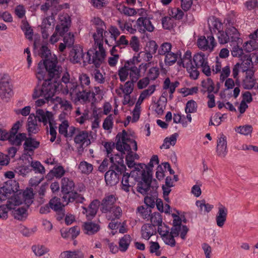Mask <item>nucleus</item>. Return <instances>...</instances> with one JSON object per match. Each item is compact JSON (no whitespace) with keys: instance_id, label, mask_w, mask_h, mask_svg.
Masks as SVG:
<instances>
[{"instance_id":"nucleus-1","label":"nucleus","mask_w":258,"mask_h":258,"mask_svg":"<svg viewBox=\"0 0 258 258\" xmlns=\"http://www.w3.org/2000/svg\"><path fill=\"white\" fill-rule=\"evenodd\" d=\"M43 79L39 78L37 71L36 76L39 81H43L41 85H37L34 89L33 98L34 99L42 97L45 99H50L54 95L57 91H61L65 93V84L61 79L57 80L60 77L61 74H58L53 77L50 76L47 72L44 71Z\"/></svg>"},{"instance_id":"nucleus-2","label":"nucleus","mask_w":258,"mask_h":258,"mask_svg":"<svg viewBox=\"0 0 258 258\" xmlns=\"http://www.w3.org/2000/svg\"><path fill=\"white\" fill-rule=\"evenodd\" d=\"M38 54L43 59L38 64L37 75L39 78H43L44 71L47 72L50 76L53 77L62 72V68L58 65L57 58L54 54H52L47 44L42 45L38 51Z\"/></svg>"},{"instance_id":"nucleus-3","label":"nucleus","mask_w":258,"mask_h":258,"mask_svg":"<svg viewBox=\"0 0 258 258\" xmlns=\"http://www.w3.org/2000/svg\"><path fill=\"white\" fill-rule=\"evenodd\" d=\"M19 188L18 183L13 180L5 182L0 187V218L6 219L8 218V212L13 208L14 203L10 196Z\"/></svg>"},{"instance_id":"nucleus-4","label":"nucleus","mask_w":258,"mask_h":258,"mask_svg":"<svg viewBox=\"0 0 258 258\" xmlns=\"http://www.w3.org/2000/svg\"><path fill=\"white\" fill-rule=\"evenodd\" d=\"M115 141L116 150L122 152H123V151H126L127 152L125 157L126 164L130 168L133 167L135 163L133 158L132 147L133 149L136 151L138 150L137 142L128 137V134L124 130L117 134L115 137Z\"/></svg>"},{"instance_id":"nucleus-5","label":"nucleus","mask_w":258,"mask_h":258,"mask_svg":"<svg viewBox=\"0 0 258 258\" xmlns=\"http://www.w3.org/2000/svg\"><path fill=\"white\" fill-rule=\"evenodd\" d=\"M62 81L66 84L65 94H70L71 96H76L79 100L86 101L88 100L91 94L92 97L95 98V94L90 91L87 92L84 88L79 86L77 80L75 78H71L69 73L66 71L63 73L61 77Z\"/></svg>"},{"instance_id":"nucleus-6","label":"nucleus","mask_w":258,"mask_h":258,"mask_svg":"<svg viewBox=\"0 0 258 258\" xmlns=\"http://www.w3.org/2000/svg\"><path fill=\"white\" fill-rule=\"evenodd\" d=\"M141 172V180L137 184V191L143 195L149 194L151 196L157 197L158 183L155 179H153L151 170L145 171L144 169Z\"/></svg>"},{"instance_id":"nucleus-7","label":"nucleus","mask_w":258,"mask_h":258,"mask_svg":"<svg viewBox=\"0 0 258 258\" xmlns=\"http://www.w3.org/2000/svg\"><path fill=\"white\" fill-rule=\"evenodd\" d=\"M18 189L19 188L17 191L13 192L10 196L14 205L17 206L24 203L27 208H29L33 202L34 193L33 190L31 188L27 189L23 192L19 191V193L15 195V193L18 191Z\"/></svg>"},{"instance_id":"nucleus-8","label":"nucleus","mask_w":258,"mask_h":258,"mask_svg":"<svg viewBox=\"0 0 258 258\" xmlns=\"http://www.w3.org/2000/svg\"><path fill=\"white\" fill-rule=\"evenodd\" d=\"M113 167H109V169L104 175L106 183L108 185H114L118 183L120 176L124 172L119 169H114Z\"/></svg>"},{"instance_id":"nucleus-9","label":"nucleus","mask_w":258,"mask_h":258,"mask_svg":"<svg viewBox=\"0 0 258 258\" xmlns=\"http://www.w3.org/2000/svg\"><path fill=\"white\" fill-rule=\"evenodd\" d=\"M125 151H123V152H120L119 153L114 154V156L111 154L109 157L110 162L111 163L110 166L113 167L114 169H119L125 171L126 166L124 164L123 161Z\"/></svg>"},{"instance_id":"nucleus-10","label":"nucleus","mask_w":258,"mask_h":258,"mask_svg":"<svg viewBox=\"0 0 258 258\" xmlns=\"http://www.w3.org/2000/svg\"><path fill=\"white\" fill-rule=\"evenodd\" d=\"M197 45L203 50L208 49L212 50L216 45L214 37L213 36L210 35L208 36L207 39H206L204 36H201L197 40Z\"/></svg>"},{"instance_id":"nucleus-11","label":"nucleus","mask_w":258,"mask_h":258,"mask_svg":"<svg viewBox=\"0 0 258 258\" xmlns=\"http://www.w3.org/2000/svg\"><path fill=\"white\" fill-rule=\"evenodd\" d=\"M75 183L72 180L67 177H63L61 179V192L63 194L62 199L63 201L67 200L68 198L71 196V194L74 192Z\"/></svg>"},{"instance_id":"nucleus-12","label":"nucleus","mask_w":258,"mask_h":258,"mask_svg":"<svg viewBox=\"0 0 258 258\" xmlns=\"http://www.w3.org/2000/svg\"><path fill=\"white\" fill-rule=\"evenodd\" d=\"M13 94L12 87L8 80L2 79L0 80V97L8 101Z\"/></svg>"},{"instance_id":"nucleus-13","label":"nucleus","mask_w":258,"mask_h":258,"mask_svg":"<svg viewBox=\"0 0 258 258\" xmlns=\"http://www.w3.org/2000/svg\"><path fill=\"white\" fill-rule=\"evenodd\" d=\"M83 57L82 60H83L85 65H86V63H93L96 68H99L103 63L102 61H99L98 60V58L99 57H96V54L93 49L89 50L86 53L83 52Z\"/></svg>"},{"instance_id":"nucleus-14","label":"nucleus","mask_w":258,"mask_h":258,"mask_svg":"<svg viewBox=\"0 0 258 258\" xmlns=\"http://www.w3.org/2000/svg\"><path fill=\"white\" fill-rule=\"evenodd\" d=\"M116 201V199L113 195L105 196L101 203V211L103 213H108L112 208L115 206L114 205Z\"/></svg>"},{"instance_id":"nucleus-15","label":"nucleus","mask_w":258,"mask_h":258,"mask_svg":"<svg viewBox=\"0 0 258 258\" xmlns=\"http://www.w3.org/2000/svg\"><path fill=\"white\" fill-rule=\"evenodd\" d=\"M36 119L37 118L39 122H43L44 125H46L47 123L53 121V114L51 112L46 111L45 112L43 109H38L36 111Z\"/></svg>"},{"instance_id":"nucleus-16","label":"nucleus","mask_w":258,"mask_h":258,"mask_svg":"<svg viewBox=\"0 0 258 258\" xmlns=\"http://www.w3.org/2000/svg\"><path fill=\"white\" fill-rule=\"evenodd\" d=\"M216 152L217 155L221 157H225L227 153L226 137L223 134L217 140Z\"/></svg>"},{"instance_id":"nucleus-17","label":"nucleus","mask_w":258,"mask_h":258,"mask_svg":"<svg viewBox=\"0 0 258 258\" xmlns=\"http://www.w3.org/2000/svg\"><path fill=\"white\" fill-rule=\"evenodd\" d=\"M27 127L28 136H31L33 134H36L40 130L38 126L37 120L34 114L31 113L29 115L27 120Z\"/></svg>"},{"instance_id":"nucleus-18","label":"nucleus","mask_w":258,"mask_h":258,"mask_svg":"<svg viewBox=\"0 0 258 258\" xmlns=\"http://www.w3.org/2000/svg\"><path fill=\"white\" fill-rule=\"evenodd\" d=\"M24 141L25 142L23 147L25 152L33 153L34 150L39 147L40 142L36 141L35 138L31 137V136L27 137L26 136V138Z\"/></svg>"},{"instance_id":"nucleus-19","label":"nucleus","mask_w":258,"mask_h":258,"mask_svg":"<svg viewBox=\"0 0 258 258\" xmlns=\"http://www.w3.org/2000/svg\"><path fill=\"white\" fill-rule=\"evenodd\" d=\"M82 229L85 234L92 235L97 233L100 230V226L92 221H88L83 223Z\"/></svg>"},{"instance_id":"nucleus-20","label":"nucleus","mask_w":258,"mask_h":258,"mask_svg":"<svg viewBox=\"0 0 258 258\" xmlns=\"http://www.w3.org/2000/svg\"><path fill=\"white\" fill-rule=\"evenodd\" d=\"M227 214V208L222 204H220L218 207V212L216 216V223L219 227H222L224 225L226 221Z\"/></svg>"},{"instance_id":"nucleus-21","label":"nucleus","mask_w":258,"mask_h":258,"mask_svg":"<svg viewBox=\"0 0 258 258\" xmlns=\"http://www.w3.org/2000/svg\"><path fill=\"white\" fill-rule=\"evenodd\" d=\"M93 38L95 42L97 44V45L98 46L99 49L98 51L94 50V52L96 54V57H99L98 58V60L99 61H102V62H103L105 57L106 56V54L105 50L104 49L103 47V40H101V39H98L96 33H94L93 34Z\"/></svg>"},{"instance_id":"nucleus-22","label":"nucleus","mask_w":258,"mask_h":258,"mask_svg":"<svg viewBox=\"0 0 258 258\" xmlns=\"http://www.w3.org/2000/svg\"><path fill=\"white\" fill-rule=\"evenodd\" d=\"M78 133L74 138V141L77 144H80L81 147L86 143V146L90 144V141L88 139V133L87 131H80L77 130Z\"/></svg>"},{"instance_id":"nucleus-23","label":"nucleus","mask_w":258,"mask_h":258,"mask_svg":"<svg viewBox=\"0 0 258 258\" xmlns=\"http://www.w3.org/2000/svg\"><path fill=\"white\" fill-rule=\"evenodd\" d=\"M144 69L145 70L147 69V64L142 63L140 64L139 68H131L129 70V76L130 80L133 82H136L141 77V70Z\"/></svg>"},{"instance_id":"nucleus-24","label":"nucleus","mask_w":258,"mask_h":258,"mask_svg":"<svg viewBox=\"0 0 258 258\" xmlns=\"http://www.w3.org/2000/svg\"><path fill=\"white\" fill-rule=\"evenodd\" d=\"M15 206H13L12 214L15 219L20 221L25 220L27 216V210L26 208L23 207H14Z\"/></svg>"},{"instance_id":"nucleus-25","label":"nucleus","mask_w":258,"mask_h":258,"mask_svg":"<svg viewBox=\"0 0 258 258\" xmlns=\"http://www.w3.org/2000/svg\"><path fill=\"white\" fill-rule=\"evenodd\" d=\"M26 138L25 133H19L17 134H11L8 141L13 146L19 147L22 142Z\"/></svg>"},{"instance_id":"nucleus-26","label":"nucleus","mask_w":258,"mask_h":258,"mask_svg":"<svg viewBox=\"0 0 258 258\" xmlns=\"http://www.w3.org/2000/svg\"><path fill=\"white\" fill-rule=\"evenodd\" d=\"M142 236L143 238L148 240L156 233V229L151 224H145L141 228Z\"/></svg>"},{"instance_id":"nucleus-27","label":"nucleus","mask_w":258,"mask_h":258,"mask_svg":"<svg viewBox=\"0 0 258 258\" xmlns=\"http://www.w3.org/2000/svg\"><path fill=\"white\" fill-rule=\"evenodd\" d=\"M100 202L98 200H93L89 205L87 219L91 220L96 215Z\"/></svg>"},{"instance_id":"nucleus-28","label":"nucleus","mask_w":258,"mask_h":258,"mask_svg":"<svg viewBox=\"0 0 258 258\" xmlns=\"http://www.w3.org/2000/svg\"><path fill=\"white\" fill-rule=\"evenodd\" d=\"M70 55L72 57L71 60L73 63L80 62L83 58V48L81 46L75 47L71 51Z\"/></svg>"},{"instance_id":"nucleus-29","label":"nucleus","mask_w":258,"mask_h":258,"mask_svg":"<svg viewBox=\"0 0 258 258\" xmlns=\"http://www.w3.org/2000/svg\"><path fill=\"white\" fill-rule=\"evenodd\" d=\"M208 61V56L203 52H198L193 56L192 62L197 67L200 68L201 66Z\"/></svg>"},{"instance_id":"nucleus-30","label":"nucleus","mask_w":258,"mask_h":258,"mask_svg":"<svg viewBox=\"0 0 258 258\" xmlns=\"http://www.w3.org/2000/svg\"><path fill=\"white\" fill-rule=\"evenodd\" d=\"M186 68L190 79L194 80L198 79L200 75V72L198 71V69L200 68L194 64L192 62H190V63L186 62Z\"/></svg>"},{"instance_id":"nucleus-31","label":"nucleus","mask_w":258,"mask_h":258,"mask_svg":"<svg viewBox=\"0 0 258 258\" xmlns=\"http://www.w3.org/2000/svg\"><path fill=\"white\" fill-rule=\"evenodd\" d=\"M131 241L132 238L130 235H124L119 239L118 242L119 250L121 252L126 251L130 245Z\"/></svg>"},{"instance_id":"nucleus-32","label":"nucleus","mask_w":258,"mask_h":258,"mask_svg":"<svg viewBox=\"0 0 258 258\" xmlns=\"http://www.w3.org/2000/svg\"><path fill=\"white\" fill-rule=\"evenodd\" d=\"M84 255L81 250L64 251L62 252L59 258H83Z\"/></svg>"},{"instance_id":"nucleus-33","label":"nucleus","mask_w":258,"mask_h":258,"mask_svg":"<svg viewBox=\"0 0 258 258\" xmlns=\"http://www.w3.org/2000/svg\"><path fill=\"white\" fill-rule=\"evenodd\" d=\"M228 42H237L240 39L239 33L234 27H230L226 29Z\"/></svg>"},{"instance_id":"nucleus-34","label":"nucleus","mask_w":258,"mask_h":258,"mask_svg":"<svg viewBox=\"0 0 258 258\" xmlns=\"http://www.w3.org/2000/svg\"><path fill=\"white\" fill-rule=\"evenodd\" d=\"M70 21L66 20L65 23L57 24L55 27V33L60 36H63L69 29Z\"/></svg>"},{"instance_id":"nucleus-35","label":"nucleus","mask_w":258,"mask_h":258,"mask_svg":"<svg viewBox=\"0 0 258 258\" xmlns=\"http://www.w3.org/2000/svg\"><path fill=\"white\" fill-rule=\"evenodd\" d=\"M178 136V135L177 133H174L170 136V137H166L164 140L163 144L160 146V148L167 149L170 148V145L174 146L176 143Z\"/></svg>"},{"instance_id":"nucleus-36","label":"nucleus","mask_w":258,"mask_h":258,"mask_svg":"<svg viewBox=\"0 0 258 258\" xmlns=\"http://www.w3.org/2000/svg\"><path fill=\"white\" fill-rule=\"evenodd\" d=\"M32 171L33 170L35 173L43 174L45 173V168L41 163L38 161H28Z\"/></svg>"},{"instance_id":"nucleus-37","label":"nucleus","mask_w":258,"mask_h":258,"mask_svg":"<svg viewBox=\"0 0 258 258\" xmlns=\"http://www.w3.org/2000/svg\"><path fill=\"white\" fill-rule=\"evenodd\" d=\"M132 173V171L128 173V172H125V171L122 173V189L124 191L128 192L130 191V188L132 186L131 184H130V179L131 178V175Z\"/></svg>"},{"instance_id":"nucleus-38","label":"nucleus","mask_w":258,"mask_h":258,"mask_svg":"<svg viewBox=\"0 0 258 258\" xmlns=\"http://www.w3.org/2000/svg\"><path fill=\"white\" fill-rule=\"evenodd\" d=\"M179 82L178 81H175L173 83H171L170 80L169 78H167L164 81L163 83V89L167 90L169 89V93L173 94L175 89L179 86Z\"/></svg>"},{"instance_id":"nucleus-39","label":"nucleus","mask_w":258,"mask_h":258,"mask_svg":"<svg viewBox=\"0 0 258 258\" xmlns=\"http://www.w3.org/2000/svg\"><path fill=\"white\" fill-rule=\"evenodd\" d=\"M109 215L107 216V218L111 217L112 219H119L122 215L121 208L118 206H115L109 212Z\"/></svg>"},{"instance_id":"nucleus-40","label":"nucleus","mask_w":258,"mask_h":258,"mask_svg":"<svg viewBox=\"0 0 258 258\" xmlns=\"http://www.w3.org/2000/svg\"><path fill=\"white\" fill-rule=\"evenodd\" d=\"M178 53L170 52L165 55L164 62L166 66H171L177 60Z\"/></svg>"},{"instance_id":"nucleus-41","label":"nucleus","mask_w":258,"mask_h":258,"mask_svg":"<svg viewBox=\"0 0 258 258\" xmlns=\"http://www.w3.org/2000/svg\"><path fill=\"white\" fill-rule=\"evenodd\" d=\"M84 201L85 198L82 196L77 191H74L71 194V196L64 202H67V203L74 202H76V203H82Z\"/></svg>"},{"instance_id":"nucleus-42","label":"nucleus","mask_w":258,"mask_h":258,"mask_svg":"<svg viewBox=\"0 0 258 258\" xmlns=\"http://www.w3.org/2000/svg\"><path fill=\"white\" fill-rule=\"evenodd\" d=\"M149 219L152 222L151 225H153L154 227L156 226H160L162 223V216L160 213L158 212H155L153 214H151Z\"/></svg>"},{"instance_id":"nucleus-43","label":"nucleus","mask_w":258,"mask_h":258,"mask_svg":"<svg viewBox=\"0 0 258 258\" xmlns=\"http://www.w3.org/2000/svg\"><path fill=\"white\" fill-rule=\"evenodd\" d=\"M201 84L202 87L206 89L204 91V92L207 91L209 93H211L214 91V83L211 78H208L206 80L202 81Z\"/></svg>"},{"instance_id":"nucleus-44","label":"nucleus","mask_w":258,"mask_h":258,"mask_svg":"<svg viewBox=\"0 0 258 258\" xmlns=\"http://www.w3.org/2000/svg\"><path fill=\"white\" fill-rule=\"evenodd\" d=\"M48 204L51 209L54 211H58V210H60V209L64 207V206L60 202V199L56 197L51 199Z\"/></svg>"},{"instance_id":"nucleus-45","label":"nucleus","mask_w":258,"mask_h":258,"mask_svg":"<svg viewBox=\"0 0 258 258\" xmlns=\"http://www.w3.org/2000/svg\"><path fill=\"white\" fill-rule=\"evenodd\" d=\"M32 250L35 254L38 256H41L48 252L47 248L42 245H33Z\"/></svg>"},{"instance_id":"nucleus-46","label":"nucleus","mask_w":258,"mask_h":258,"mask_svg":"<svg viewBox=\"0 0 258 258\" xmlns=\"http://www.w3.org/2000/svg\"><path fill=\"white\" fill-rule=\"evenodd\" d=\"M172 45L169 42H164L160 46L158 53L160 55H166L171 52Z\"/></svg>"},{"instance_id":"nucleus-47","label":"nucleus","mask_w":258,"mask_h":258,"mask_svg":"<svg viewBox=\"0 0 258 258\" xmlns=\"http://www.w3.org/2000/svg\"><path fill=\"white\" fill-rule=\"evenodd\" d=\"M137 211L143 219L147 220L149 219L152 213L151 209L146 207H145L144 206H141L138 208Z\"/></svg>"},{"instance_id":"nucleus-48","label":"nucleus","mask_w":258,"mask_h":258,"mask_svg":"<svg viewBox=\"0 0 258 258\" xmlns=\"http://www.w3.org/2000/svg\"><path fill=\"white\" fill-rule=\"evenodd\" d=\"M79 169L83 173L89 174L93 170V165L86 161H82L79 165Z\"/></svg>"},{"instance_id":"nucleus-49","label":"nucleus","mask_w":258,"mask_h":258,"mask_svg":"<svg viewBox=\"0 0 258 258\" xmlns=\"http://www.w3.org/2000/svg\"><path fill=\"white\" fill-rule=\"evenodd\" d=\"M198 105L195 101L190 100L186 104L185 112L186 113H191L197 112Z\"/></svg>"},{"instance_id":"nucleus-50","label":"nucleus","mask_w":258,"mask_h":258,"mask_svg":"<svg viewBox=\"0 0 258 258\" xmlns=\"http://www.w3.org/2000/svg\"><path fill=\"white\" fill-rule=\"evenodd\" d=\"M131 80L128 81L124 84V88L122 89V85H121L122 92L125 94V96L130 97V94L132 93L134 90V83Z\"/></svg>"},{"instance_id":"nucleus-51","label":"nucleus","mask_w":258,"mask_h":258,"mask_svg":"<svg viewBox=\"0 0 258 258\" xmlns=\"http://www.w3.org/2000/svg\"><path fill=\"white\" fill-rule=\"evenodd\" d=\"M147 20V17H140L137 21V25L138 27L139 31L141 33H144L147 28V23L145 24V21Z\"/></svg>"},{"instance_id":"nucleus-52","label":"nucleus","mask_w":258,"mask_h":258,"mask_svg":"<svg viewBox=\"0 0 258 258\" xmlns=\"http://www.w3.org/2000/svg\"><path fill=\"white\" fill-rule=\"evenodd\" d=\"M163 241L167 245L171 247L175 246L176 241L174 239L175 236L169 233V230H166V235H164Z\"/></svg>"},{"instance_id":"nucleus-53","label":"nucleus","mask_w":258,"mask_h":258,"mask_svg":"<svg viewBox=\"0 0 258 258\" xmlns=\"http://www.w3.org/2000/svg\"><path fill=\"white\" fill-rule=\"evenodd\" d=\"M236 132L245 136L250 135L252 131V127L251 125H245L239 126L236 129Z\"/></svg>"},{"instance_id":"nucleus-54","label":"nucleus","mask_w":258,"mask_h":258,"mask_svg":"<svg viewBox=\"0 0 258 258\" xmlns=\"http://www.w3.org/2000/svg\"><path fill=\"white\" fill-rule=\"evenodd\" d=\"M209 28L211 29L212 27L213 29H216L218 31L222 26V24L220 22L218 18L213 17L212 18L210 19L208 21Z\"/></svg>"},{"instance_id":"nucleus-55","label":"nucleus","mask_w":258,"mask_h":258,"mask_svg":"<svg viewBox=\"0 0 258 258\" xmlns=\"http://www.w3.org/2000/svg\"><path fill=\"white\" fill-rule=\"evenodd\" d=\"M118 75L120 82H125L129 76V70L126 69V66L120 68L118 71Z\"/></svg>"},{"instance_id":"nucleus-56","label":"nucleus","mask_w":258,"mask_h":258,"mask_svg":"<svg viewBox=\"0 0 258 258\" xmlns=\"http://www.w3.org/2000/svg\"><path fill=\"white\" fill-rule=\"evenodd\" d=\"M32 171V168H31L30 165H22L19 166L16 168V172H18L19 175L25 176L28 173Z\"/></svg>"},{"instance_id":"nucleus-57","label":"nucleus","mask_w":258,"mask_h":258,"mask_svg":"<svg viewBox=\"0 0 258 258\" xmlns=\"http://www.w3.org/2000/svg\"><path fill=\"white\" fill-rule=\"evenodd\" d=\"M113 115L112 114H109L105 118L102 125L103 128L105 130H109L112 128L113 125Z\"/></svg>"},{"instance_id":"nucleus-58","label":"nucleus","mask_w":258,"mask_h":258,"mask_svg":"<svg viewBox=\"0 0 258 258\" xmlns=\"http://www.w3.org/2000/svg\"><path fill=\"white\" fill-rule=\"evenodd\" d=\"M196 205L199 207L201 210H202L203 207L205 208V211L209 213L213 208L214 206L212 205L209 204H206L205 200L197 201L196 202Z\"/></svg>"},{"instance_id":"nucleus-59","label":"nucleus","mask_w":258,"mask_h":258,"mask_svg":"<svg viewBox=\"0 0 258 258\" xmlns=\"http://www.w3.org/2000/svg\"><path fill=\"white\" fill-rule=\"evenodd\" d=\"M159 75V70L157 67H152L149 70L148 77L149 80H155Z\"/></svg>"},{"instance_id":"nucleus-60","label":"nucleus","mask_w":258,"mask_h":258,"mask_svg":"<svg viewBox=\"0 0 258 258\" xmlns=\"http://www.w3.org/2000/svg\"><path fill=\"white\" fill-rule=\"evenodd\" d=\"M159 160L157 155H153L150 159V162L148 165H146L145 171H149L151 170V173L153 172V167L154 166V163L156 164H159Z\"/></svg>"},{"instance_id":"nucleus-61","label":"nucleus","mask_w":258,"mask_h":258,"mask_svg":"<svg viewBox=\"0 0 258 258\" xmlns=\"http://www.w3.org/2000/svg\"><path fill=\"white\" fill-rule=\"evenodd\" d=\"M227 36L226 30L225 31H219L217 34L219 42L220 44H225L227 43L228 42V39L229 38Z\"/></svg>"},{"instance_id":"nucleus-62","label":"nucleus","mask_w":258,"mask_h":258,"mask_svg":"<svg viewBox=\"0 0 258 258\" xmlns=\"http://www.w3.org/2000/svg\"><path fill=\"white\" fill-rule=\"evenodd\" d=\"M254 40H250L244 43L243 48L246 52H251L256 49L257 44Z\"/></svg>"},{"instance_id":"nucleus-63","label":"nucleus","mask_w":258,"mask_h":258,"mask_svg":"<svg viewBox=\"0 0 258 258\" xmlns=\"http://www.w3.org/2000/svg\"><path fill=\"white\" fill-rule=\"evenodd\" d=\"M92 76L95 79V81L99 84H103L105 82V78L103 77L102 74L100 73V71L98 69H95L92 73Z\"/></svg>"},{"instance_id":"nucleus-64","label":"nucleus","mask_w":258,"mask_h":258,"mask_svg":"<svg viewBox=\"0 0 258 258\" xmlns=\"http://www.w3.org/2000/svg\"><path fill=\"white\" fill-rule=\"evenodd\" d=\"M22 30L24 32L26 37L31 40L33 34V31L30 27L28 23L25 24L22 28Z\"/></svg>"}]
</instances>
